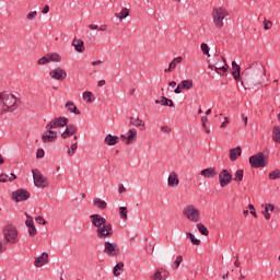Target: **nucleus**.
I'll return each instance as SVG.
<instances>
[{"label": "nucleus", "mask_w": 280, "mask_h": 280, "mask_svg": "<svg viewBox=\"0 0 280 280\" xmlns=\"http://www.w3.org/2000/svg\"><path fill=\"white\" fill-rule=\"evenodd\" d=\"M49 77L52 80H57L58 82H62L63 80H67V71L60 67H57L55 69H52L49 72Z\"/></svg>", "instance_id": "11"}, {"label": "nucleus", "mask_w": 280, "mask_h": 280, "mask_svg": "<svg viewBox=\"0 0 280 280\" xmlns=\"http://www.w3.org/2000/svg\"><path fill=\"white\" fill-rule=\"evenodd\" d=\"M234 180H237L238 183H242V180H244V170L236 171Z\"/></svg>", "instance_id": "43"}, {"label": "nucleus", "mask_w": 280, "mask_h": 280, "mask_svg": "<svg viewBox=\"0 0 280 280\" xmlns=\"http://www.w3.org/2000/svg\"><path fill=\"white\" fill-rule=\"evenodd\" d=\"M49 62H62V56L58 52L47 54Z\"/></svg>", "instance_id": "28"}, {"label": "nucleus", "mask_w": 280, "mask_h": 280, "mask_svg": "<svg viewBox=\"0 0 280 280\" xmlns=\"http://www.w3.org/2000/svg\"><path fill=\"white\" fill-rule=\"evenodd\" d=\"M124 272V262H118L114 269H113V275L114 277H119Z\"/></svg>", "instance_id": "30"}, {"label": "nucleus", "mask_w": 280, "mask_h": 280, "mask_svg": "<svg viewBox=\"0 0 280 280\" xmlns=\"http://www.w3.org/2000/svg\"><path fill=\"white\" fill-rule=\"evenodd\" d=\"M248 209H249L250 215L257 218V211L255 210V206H253L252 203H249V205H248Z\"/></svg>", "instance_id": "50"}, {"label": "nucleus", "mask_w": 280, "mask_h": 280, "mask_svg": "<svg viewBox=\"0 0 280 280\" xmlns=\"http://www.w3.org/2000/svg\"><path fill=\"white\" fill-rule=\"evenodd\" d=\"M89 30H100V26H97L96 24H90Z\"/></svg>", "instance_id": "61"}, {"label": "nucleus", "mask_w": 280, "mask_h": 280, "mask_svg": "<svg viewBox=\"0 0 280 280\" xmlns=\"http://www.w3.org/2000/svg\"><path fill=\"white\" fill-rule=\"evenodd\" d=\"M49 57H48V55H46V56H44V57H42V58H39L38 60H37V65L39 66V67H45V65H49Z\"/></svg>", "instance_id": "38"}, {"label": "nucleus", "mask_w": 280, "mask_h": 280, "mask_svg": "<svg viewBox=\"0 0 280 280\" xmlns=\"http://www.w3.org/2000/svg\"><path fill=\"white\" fill-rule=\"evenodd\" d=\"M151 280H165L160 269H156L154 275L151 276Z\"/></svg>", "instance_id": "42"}, {"label": "nucleus", "mask_w": 280, "mask_h": 280, "mask_svg": "<svg viewBox=\"0 0 280 280\" xmlns=\"http://www.w3.org/2000/svg\"><path fill=\"white\" fill-rule=\"evenodd\" d=\"M275 211V205L272 203H265V209L261 211V214L264 215L265 220H270L272 215L270 213H273Z\"/></svg>", "instance_id": "20"}, {"label": "nucleus", "mask_w": 280, "mask_h": 280, "mask_svg": "<svg viewBox=\"0 0 280 280\" xmlns=\"http://www.w3.org/2000/svg\"><path fill=\"white\" fill-rule=\"evenodd\" d=\"M207 121H209V118L207 116L201 117L202 128H207Z\"/></svg>", "instance_id": "55"}, {"label": "nucleus", "mask_w": 280, "mask_h": 280, "mask_svg": "<svg viewBox=\"0 0 280 280\" xmlns=\"http://www.w3.org/2000/svg\"><path fill=\"white\" fill-rule=\"evenodd\" d=\"M104 85H106V80L98 81L97 86H104Z\"/></svg>", "instance_id": "63"}, {"label": "nucleus", "mask_w": 280, "mask_h": 280, "mask_svg": "<svg viewBox=\"0 0 280 280\" xmlns=\"http://www.w3.org/2000/svg\"><path fill=\"white\" fill-rule=\"evenodd\" d=\"M197 229L199 231V233H201V235H209V230L207 229V226H205V224L199 223L197 224Z\"/></svg>", "instance_id": "40"}, {"label": "nucleus", "mask_w": 280, "mask_h": 280, "mask_svg": "<svg viewBox=\"0 0 280 280\" xmlns=\"http://www.w3.org/2000/svg\"><path fill=\"white\" fill-rule=\"evenodd\" d=\"M249 164L254 168L266 167L268 165V158L264 155V152H259L249 158Z\"/></svg>", "instance_id": "8"}, {"label": "nucleus", "mask_w": 280, "mask_h": 280, "mask_svg": "<svg viewBox=\"0 0 280 280\" xmlns=\"http://www.w3.org/2000/svg\"><path fill=\"white\" fill-rule=\"evenodd\" d=\"M215 60H218V62L214 63L215 73H219V75H222V72L226 73V71H229V65L226 63V59H224L223 57L217 56ZM220 62H223V65H221Z\"/></svg>", "instance_id": "12"}, {"label": "nucleus", "mask_w": 280, "mask_h": 280, "mask_svg": "<svg viewBox=\"0 0 280 280\" xmlns=\"http://www.w3.org/2000/svg\"><path fill=\"white\" fill-rule=\"evenodd\" d=\"M8 178L10 183H12L13 180H16V175H14V173H11L10 175H8Z\"/></svg>", "instance_id": "57"}, {"label": "nucleus", "mask_w": 280, "mask_h": 280, "mask_svg": "<svg viewBox=\"0 0 280 280\" xmlns=\"http://www.w3.org/2000/svg\"><path fill=\"white\" fill-rule=\"evenodd\" d=\"M103 253L107 255V257H118L119 255V245L110 242L104 243Z\"/></svg>", "instance_id": "10"}, {"label": "nucleus", "mask_w": 280, "mask_h": 280, "mask_svg": "<svg viewBox=\"0 0 280 280\" xmlns=\"http://www.w3.org/2000/svg\"><path fill=\"white\" fill-rule=\"evenodd\" d=\"M130 126H136V128H140V126H145V122L141 120L139 117L138 118H130Z\"/></svg>", "instance_id": "32"}, {"label": "nucleus", "mask_w": 280, "mask_h": 280, "mask_svg": "<svg viewBox=\"0 0 280 280\" xmlns=\"http://www.w3.org/2000/svg\"><path fill=\"white\" fill-rule=\"evenodd\" d=\"M121 141H125L127 145L135 143L137 141V129H130L128 131V137L125 135L120 136Z\"/></svg>", "instance_id": "16"}, {"label": "nucleus", "mask_w": 280, "mask_h": 280, "mask_svg": "<svg viewBox=\"0 0 280 280\" xmlns=\"http://www.w3.org/2000/svg\"><path fill=\"white\" fill-rule=\"evenodd\" d=\"M167 185H168V187H172L173 189H176V187H178V185H180V179H178L177 172H172L168 175Z\"/></svg>", "instance_id": "17"}, {"label": "nucleus", "mask_w": 280, "mask_h": 280, "mask_svg": "<svg viewBox=\"0 0 280 280\" xmlns=\"http://www.w3.org/2000/svg\"><path fill=\"white\" fill-rule=\"evenodd\" d=\"M229 16V10L224 7H214L211 12L212 23L217 30L224 27V19Z\"/></svg>", "instance_id": "6"}, {"label": "nucleus", "mask_w": 280, "mask_h": 280, "mask_svg": "<svg viewBox=\"0 0 280 280\" xmlns=\"http://www.w3.org/2000/svg\"><path fill=\"white\" fill-rule=\"evenodd\" d=\"M33 178H34V185L35 187H38L39 189H45L49 185V182L43 174L38 172V170H33Z\"/></svg>", "instance_id": "9"}, {"label": "nucleus", "mask_w": 280, "mask_h": 280, "mask_svg": "<svg viewBox=\"0 0 280 280\" xmlns=\"http://www.w3.org/2000/svg\"><path fill=\"white\" fill-rule=\"evenodd\" d=\"M242 84H246L249 89L255 86H261L268 82V75H266V67L259 63H252L243 72Z\"/></svg>", "instance_id": "1"}, {"label": "nucleus", "mask_w": 280, "mask_h": 280, "mask_svg": "<svg viewBox=\"0 0 280 280\" xmlns=\"http://www.w3.org/2000/svg\"><path fill=\"white\" fill-rule=\"evenodd\" d=\"M219 180H220L221 187H226V185L231 184V180H233V175H231V173H229V171L223 170L219 174Z\"/></svg>", "instance_id": "14"}, {"label": "nucleus", "mask_w": 280, "mask_h": 280, "mask_svg": "<svg viewBox=\"0 0 280 280\" xmlns=\"http://www.w3.org/2000/svg\"><path fill=\"white\" fill-rule=\"evenodd\" d=\"M271 139L275 143L280 144V127L279 125H275L271 131Z\"/></svg>", "instance_id": "23"}, {"label": "nucleus", "mask_w": 280, "mask_h": 280, "mask_svg": "<svg viewBox=\"0 0 280 280\" xmlns=\"http://www.w3.org/2000/svg\"><path fill=\"white\" fill-rule=\"evenodd\" d=\"M232 75L236 81L241 78V68L240 65H237L235 61L232 62Z\"/></svg>", "instance_id": "24"}, {"label": "nucleus", "mask_w": 280, "mask_h": 280, "mask_svg": "<svg viewBox=\"0 0 280 280\" xmlns=\"http://www.w3.org/2000/svg\"><path fill=\"white\" fill-rule=\"evenodd\" d=\"M12 199L15 202H24L30 199V192L25 189H18L12 192Z\"/></svg>", "instance_id": "13"}, {"label": "nucleus", "mask_w": 280, "mask_h": 280, "mask_svg": "<svg viewBox=\"0 0 280 280\" xmlns=\"http://www.w3.org/2000/svg\"><path fill=\"white\" fill-rule=\"evenodd\" d=\"M104 143L106 145H117L119 143V137L109 133L105 137Z\"/></svg>", "instance_id": "22"}, {"label": "nucleus", "mask_w": 280, "mask_h": 280, "mask_svg": "<svg viewBox=\"0 0 280 280\" xmlns=\"http://www.w3.org/2000/svg\"><path fill=\"white\" fill-rule=\"evenodd\" d=\"M36 16H38V12H36V11H32V12L26 14V19L28 21H34V19H36Z\"/></svg>", "instance_id": "48"}, {"label": "nucleus", "mask_w": 280, "mask_h": 280, "mask_svg": "<svg viewBox=\"0 0 280 280\" xmlns=\"http://www.w3.org/2000/svg\"><path fill=\"white\" fill-rule=\"evenodd\" d=\"M118 191L119 194L126 192V187L124 185H120Z\"/></svg>", "instance_id": "62"}, {"label": "nucleus", "mask_w": 280, "mask_h": 280, "mask_svg": "<svg viewBox=\"0 0 280 280\" xmlns=\"http://www.w3.org/2000/svg\"><path fill=\"white\" fill-rule=\"evenodd\" d=\"M24 215H26V218H27L25 221V225L27 226V229L34 226V219L26 212L24 213Z\"/></svg>", "instance_id": "45"}, {"label": "nucleus", "mask_w": 280, "mask_h": 280, "mask_svg": "<svg viewBox=\"0 0 280 280\" xmlns=\"http://www.w3.org/2000/svg\"><path fill=\"white\" fill-rule=\"evenodd\" d=\"M161 132H164L165 135H170V132H172V128H170V126H163L161 127Z\"/></svg>", "instance_id": "51"}, {"label": "nucleus", "mask_w": 280, "mask_h": 280, "mask_svg": "<svg viewBox=\"0 0 280 280\" xmlns=\"http://www.w3.org/2000/svg\"><path fill=\"white\" fill-rule=\"evenodd\" d=\"M16 110V96L8 92L0 93V115Z\"/></svg>", "instance_id": "4"}, {"label": "nucleus", "mask_w": 280, "mask_h": 280, "mask_svg": "<svg viewBox=\"0 0 280 280\" xmlns=\"http://www.w3.org/2000/svg\"><path fill=\"white\" fill-rule=\"evenodd\" d=\"M82 97L86 104H92L93 103V92H83Z\"/></svg>", "instance_id": "33"}, {"label": "nucleus", "mask_w": 280, "mask_h": 280, "mask_svg": "<svg viewBox=\"0 0 280 280\" xmlns=\"http://www.w3.org/2000/svg\"><path fill=\"white\" fill-rule=\"evenodd\" d=\"M168 86H171L172 89H176V81H171L168 83Z\"/></svg>", "instance_id": "64"}, {"label": "nucleus", "mask_w": 280, "mask_h": 280, "mask_svg": "<svg viewBox=\"0 0 280 280\" xmlns=\"http://www.w3.org/2000/svg\"><path fill=\"white\" fill-rule=\"evenodd\" d=\"M229 124V118L225 117L224 121L221 124L220 128H226V125Z\"/></svg>", "instance_id": "59"}, {"label": "nucleus", "mask_w": 280, "mask_h": 280, "mask_svg": "<svg viewBox=\"0 0 280 280\" xmlns=\"http://www.w3.org/2000/svg\"><path fill=\"white\" fill-rule=\"evenodd\" d=\"M69 124V119L67 117H56L48 125H46V130H54V128H65L66 130L61 133V139H69V137H73V135L78 133V127L73 124Z\"/></svg>", "instance_id": "3"}, {"label": "nucleus", "mask_w": 280, "mask_h": 280, "mask_svg": "<svg viewBox=\"0 0 280 280\" xmlns=\"http://www.w3.org/2000/svg\"><path fill=\"white\" fill-rule=\"evenodd\" d=\"M161 104H162V106H170L171 108H174V101H172L165 96L161 97Z\"/></svg>", "instance_id": "35"}, {"label": "nucleus", "mask_w": 280, "mask_h": 280, "mask_svg": "<svg viewBox=\"0 0 280 280\" xmlns=\"http://www.w3.org/2000/svg\"><path fill=\"white\" fill-rule=\"evenodd\" d=\"M184 90H183V88H180V83L177 85V88L174 90V93L176 94V95H180V93L183 92Z\"/></svg>", "instance_id": "56"}, {"label": "nucleus", "mask_w": 280, "mask_h": 280, "mask_svg": "<svg viewBox=\"0 0 280 280\" xmlns=\"http://www.w3.org/2000/svg\"><path fill=\"white\" fill-rule=\"evenodd\" d=\"M180 62H183V57H175L171 62H170V65H168V67L171 68V69H176V66L177 65H180Z\"/></svg>", "instance_id": "34"}, {"label": "nucleus", "mask_w": 280, "mask_h": 280, "mask_svg": "<svg viewBox=\"0 0 280 280\" xmlns=\"http://www.w3.org/2000/svg\"><path fill=\"white\" fill-rule=\"evenodd\" d=\"M179 85L184 91H189L190 89H194V80H184L179 83Z\"/></svg>", "instance_id": "27"}, {"label": "nucleus", "mask_w": 280, "mask_h": 280, "mask_svg": "<svg viewBox=\"0 0 280 280\" xmlns=\"http://www.w3.org/2000/svg\"><path fill=\"white\" fill-rule=\"evenodd\" d=\"M45 156V150L38 149L36 152V159H43Z\"/></svg>", "instance_id": "52"}, {"label": "nucleus", "mask_w": 280, "mask_h": 280, "mask_svg": "<svg viewBox=\"0 0 280 280\" xmlns=\"http://www.w3.org/2000/svg\"><path fill=\"white\" fill-rule=\"evenodd\" d=\"M119 215L122 220H128V208L120 207L119 208Z\"/></svg>", "instance_id": "41"}, {"label": "nucleus", "mask_w": 280, "mask_h": 280, "mask_svg": "<svg viewBox=\"0 0 280 280\" xmlns=\"http://www.w3.org/2000/svg\"><path fill=\"white\" fill-rule=\"evenodd\" d=\"M67 148H68V151H67L68 156H73V154H75V150H78V141L72 143L71 148H69V147H67Z\"/></svg>", "instance_id": "37"}, {"label": "nucleus", "mask_w": 280, "mask_h": 280, "mask_svg": "<svg viewBox=\"0 0 280 280\" xmlns=\"http://www.w3.org/2000/svg\"><path fill=\"white\" fill-rule=\"evenodd\" d=\"M237 156H242V148L241 147H236V148L230 150V160L231 161H237Z\"/></svg>", "instance_id": "26"}, {"label": "nucleus", "mask_w": 280, "mask_h": 280, "mask_svg": "<svg viewBox=\"0 0 280 280\" xmlns=\"http://www.w3.org/2000/svg\"><path fill=\"white\" fill-rule=\"evenodd\" d=\"M264 30L268 31V30H272V21L270 20H264Z\"/></svg>", "instance_id": "47"}, {"label": "nucleus", "mask_w": 280, "mask_h": 280, "mask_svg": "<svg viewBox=\"0 0 280 280\" xmlns=\"http://www.w3.org/2000/svg\"><path fill=\"white\" fill-rule=\"evenodd\" d=\"M46 264H49V254L43 253L39 257L35 258V268H43Z\"/></svg>", "instance_id": "18"}, {"label": "nucleus", "mask_w": 280, "mask_h": 280, "mask_svg": "<svg viewBox=\"0 0 280 280\" xmlns=\"http://www.w3.org/2000/svg\"><path fill=\"white\" fill-rule=\"evenodd\" d=\"M199 175L203 178H215V176H218V171L215 170V167H209L202 170Z\"/></svg>", "instance_id": "19"}, {"label": "nucleus", "mask_w": 280, "mask_h": 280, "mask_svg": "<svg viewBox=\"0 0 280 280\" xmlns=\"http://www.w3.org/2000/svg\"><path fill=\"white\" fill-rule=\"evenodd\" d=\"M9 177L8 174H0V183H8Z\"/></svg>", "instance_id": "54"}, {"label": "nucleus", "mask_w": 280, "mask_h": 280, "mask_svg": "<svg viewBox=\"0 0 280 280\" xmlns=\"http://www.w3.org/2000/svg\"><path fill=\"white\" fill-rule=\"evenodd\" d=\"M116 16H118L119 21H124V19H127V16H130V10H128V8H124L120 11V15L116 14Z\"/></svg>", "instance_id": "36"}, {"label": "nucleus", "mask_w": 280, "mask_h": 280, "mask_svg": "<svg viewBox=\"0 0 280 280\" xmlns=\"http://www.w3.org/2000/svg\"><path fill=\"white\" fill-rule=\"evenodd\" d=\"M200 48H201L203 56H208V58H211V55L209 54V45L202 43L200 45Z\"/></svg>", "instance_id": "44"}, {"label": "nucleus", "mask_w": 280, "mask_h": 280, "mask_svg": "<svg viewBox=\"0 0 280 280\" xmlns=\"http://www.w3.org/2000/svg\"><path fill=\"white\" fill-rule=\"evenodd\" d=\"M72 47H74L75 51L78 54H83L85 47H84V40L79 39L78 37H74L72 40Z\"/></svg>", "instance_id": "21"}, {"label": "nucleus", "mask_w": 280, "mask_h": 280, "mask_svg": "<svg viewBox=\"0 0 280 280\" xmlns=\"http://www.w3.org/2000/svg\"><path fill=\"white\" fill-rule=\"evenodd\" d=\"M36 233H38V231L36 230L35 225L28 228V235H30V237L36 236Z\"/></svg>", "instance_id": "49"}, {"label": "nucleus", "mask_w": 280, "mask_h": 280, "mask_svg": "<svg viewBox=\"0 0 280 280\" xmlns=\"http://www.w3.org/2000/svg\"><path fill=\"white\" fill-rule=\"evenodd\" d=\"M186 237L190 240L194 246H200V240L196 238V235H194V233L187 232Z\"/></svg>", "instance_id": "31"}, {"label": "nucleus", "mask_w": 280, "mask_h": 280, "mask_svg": "<svg viewBox=\"0 0 280 280\" xmlns=\"http://www.w3.org/2000/svg\"><path fill=\"white\" fill-rule=\"evenodd\" d=\"M49 12V4H46L44 9L42 10L43 14H47Z\"/></svg>", "instance_id": "60"}, {"label": "nucleus", "mask_w": 280, "mask_h": 280, "mask_svg": "<svg viewBox=\"0 0 280 280\" xmlns=\"http://www.w3.org/2000/svg\"><path fill=\"white\" fill-rule=\"evenodd\" d=\"M66 108L69 110V113H73L74 115H81L80 109H78V106H75V103L68 101L66 103Z\"/></svg>", "instance_id": "25"}, {"label": "nucleus", "mask_w": 280, "mask_h": 280, "mask_svg": "<svg viewBox=\"0 0 280 280\" xmlns=\"http://www.w3.org/2000/svg\"><path fill=\"white\" fill-rule=\"evenodd\" d=\"M3 243L9 246L19 244V229L16 225L9 223L2 229Z\"/></svg>", "instance_id": "5"}, {"label": "nucleus", "mask_w": 280, "mask_h": 280, "mask_svg": "<svg viewBox=\"0 0 280 280\" xmlns=\"http://www.w3.org/2000/svg\"><path fill=\"white\" fill-rule=\"evenodd\" d=\"M93 203L94 207H96L97 209H106V207H108V203H106V201L100 199V198H94L93 199Z\"/></svg>", "instance_id": "29"}, {"label": "nucleus", "mask_w": 280, "mask_h": 280, "mask_svg": "<svg viewBox=\"0 0 280 280\" xmlns=\"http://www.w3.org/2000/svg\"><path fill=\"white\" fill-rule=\"evenodd\" d=\"M269 178L271 180H277V178H280V170H275L271 173H269Z\"/></svg>", "instance_id": "46"}, {"label": "nucleus", "mask_w": 280, "mask_h": 280, "mask_svg": "<svg viewBox=\"0 0 280 280\" xmlns=\"http://www.w3.org/2000/svg\"><path fill=\"white\" fill-rule=\"evenodd\" d=\"M92 224L96 229V236L98 240H107V237H113V224L107 222L106 219L100 214L90 215Z\"/></svg>", "instance_id": "2"}, {"label": "nucleus", "mask_w": 280, "mask_h": 280, "mask_svg": "<svg viewBox=\"0 0 280 280\" xmlns=\"http://www.w3.org/2000/svg\"><path fill=\"white\" fill-rule=\"evenodd\" d=\"M182 213L186 220H189V222H192L194 224L200 222V210L195 205L185 206Z\"/></svg>", "instance_id": "7"}, {"label": "nucleus", "mask_w": 280, "mask_h": 280, "mask_svg": "<svg viewBox=\"0 0 280 280\" xmlns=\"http://www.w3.org/2000/svg\"><path fill=\"white\" fill-rule=\"evenodd\" d=\"M241 118H242V121L244 122V126L245 127L248 126V117L242 115Z\"/></svg>", "instance_id": "58"}, {"label": "nucleus", "mask_w": 280, "mask_h": 280, "mask_svg": "<svg viewBox=\"0 0 280 280\" xmlns=\"http://www.w3.org/2000/svg\"><path fill=\"white\" fill-rule=\"evenodd\" d=\"M180 264H183V256H177L175 261L172 265L173 270H178L180 267Z\"/></svg>", "instance_id": "39"}, {"label": "nucleus", "mask_w": 280, "mask_h": 280, "mask_svg": "<svg viewBox=\"0 0 280 280\" xmlns=\"http://www.w3.org/2000/svg\"><path fill=\"white\" fill-rule=\"evenodd\" d=\"M48 131L44 132L42 136V140L44 143H51L58 138V132L47 129Z\"/></svg>", "instance_id": "15"}, {"label": "nucleus", "mask_w": 280, "mask_h": 280, "mask_svg": "<svg viewBox=\"0 0 280 280\" xmlns=\"http://www.w3.org/2000/svg\"><path fill=\"white\" fill-rule=\"evenodd\" d=\"M35 221H36L38 224H47V221H45V218H43V217H37V218H35Z\"/></svg>", "instance_id": "53"}]
</instances>
